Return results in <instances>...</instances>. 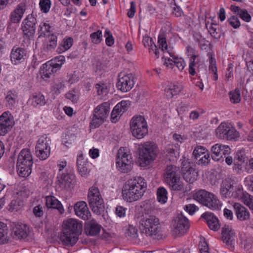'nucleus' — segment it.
Returning <instances> with one entry per match:
<instances>
[{
	"instance_id": "44",
	"label": "nucleus",
	"mask_w": 253,
	"mask_h": 253,
	"mask_svg": "<svg viewBox=\"0 0 253 253\" xmlns=\"http://www.w3.org/2000/svg\"><path fill=\"white\" fill-rule=\"evenodd\" d=\"M36 156L41 160L43 161L47 159L50 154V150L42 149L35 147Z\"/></svg>"
},
{
	"instance_id": "28",
	"label": "nucleus",
	"mask_w": 253,
	"mask_h": 253,
	"mask_svg": "<svg viewBox=\"0 0 253 253\" xmlns=\"http://www.w3.org/2000/svg\"><path fill=\"white\" fill-rule=\"evenodd\" d=\"M182 85L177 84L168 83L164 88V94L168 99H171L174 96L178 95L182 90Z\"/></svg>"
},
{
	"instance_id": "51",
	"label": "nucleus",
	"mask_w": 253,
	"mask_h": 253,
	"mask_svg": "<svg viewBox=\"0 0 253 253\" xmlns=\"http://www.w3.org/2000/svg\"><path fill=\"white\" fill-rule=\"evenodd\" d=\"M229 95L230 101L233 103H238L240 101V91L239 89H236L230 91Z\"/></svg>"
},
{
	"instance_id": "60",
	"label": "nucleus",
	"mask_w": 253,
	"mask_h": 253,
	"mask_svg": "<svg viewBox=\"0 0 253 253\" xmlns=\"http://www.w3.org/2000/svg\"><path fill=\"white\" fill-rule=\"evenodd\" d=\"M104 36L106 38V43L108 46H111L114 43V40L110 31L107 29L104 33Z\"/></svg>"
},
{
	"instance_id": "38",
	"label": "nucleus",
	"mask_w": 253,
	"mask_h": 253,
	"mask_svg": "<svg viewBox=\"0 0 253 253\" xmlns=\"http://www.w3.org/2000/svg\"><path fill=\"white\" fill-rule=\"evenodd\" d=\"M29 102L34 107L43 106L46 103L44 95L41 93L32 95L29 99Z\"/></svg>"
},
{
	"instance_id": "22",
	"label": "nucleus",
	"mask_w": 253,
	"mask_h": 253,
	"mask_svg": "<svg viewBox=\"0 0 253 253\" xmlns=\"http://www.w3.org/2000/svg\"><path fill=\"white\" fill-rule=\"evenodd\" d=\"M27 51L21 47H13L10 54V60L12 64H19L23 62L26 58Z\"/></svg>"
},
{
	"instance_id": "41",
	"label": "nucleus",
	"mask_w": 253,
	"mask_h": 253,
	"mask_svg": "<svg viewBox=\"0 0 253 253\" xmlns=\"http://www.w3.org/2000/svg\"><path fill=\"white\" fill-rule=\"evenodd\" d=\"M186 50L188 53V56H190L189 73L190 74H192L194 73L192 66L194 65L195 60L196 59L197 55L196 54L195 49L190 46L186 47Z\"/></svg>"
},
{
	"instance_id": "42",
	"label": "nucleus",
	"mask_w": 253,
	"mask_h": 253,
	"mask_svg": "<svg viewBox=\"0 0 253 253\" xmlns=\"http://www.w3.org/2000/svg\"><path fill=\"white\" fill-rule=\"evenodd\" d=\"M73 42L72 38H65L57 48V51L59 53L66 51L72 46Z\"/></svg>"
},
{
	"instance_id": "10",
	"label": "nucleus",
	"mask_w": 253,
	"mask_h": 253,
	"mask_svg": "<svg viewBox=\"0 0 253 253\" xmlns=\"http://www.w3.org/2000/svg\"><path fill=\"white\" fill-rule=\"evenodd\" d=\"M110 111V104L107 102H104L98 105L94 110V113L90 126L96 128L99 126L106 120Z\"/></svg>"
},
{
	"instance_id": "63",
	"label": "nucleus",
	"mask_w": 253,
	"mask_h": 253,
	"mask_svg": "<svg viewBox=\"0 0 253 253\" xmlns=\"http://www.w3.org/2000/svg\"><path fill=\"white\" fill-rule=\"evenodd\" d=\"M126 209L123 206H117L116 208L115 213L116 215L120 218L126 216Z\"/></svg>"
},
{
	"instance_id": "16",
	"label": "nucleus",
	"mask_w": 253,
	"mask_h": 253,
	"mask_svg": "<svg viewBox=\"0 0 253 253\" xmlns=\"http://www.w3.org/2000/svg\"><path fill=\"white\" fill-rule=\"evenodd\" d=\"M211 158L214 161H218L224 156L228 155L231 149L228 145L221 144H215L211 148Z\"/></svg>"
},
{
	"instance_id": "8",
	"label": "nucleus",
	"mask_w": 253,
	"mask_h": 253,
	"mask_svg": "<svg viewBox=\"0 0 253 253\" xmlns=\"http://www.w3.org/2000/svg\"><path fill=\"white\" fill-rule=\"evenodd\" d=\"M130 128L132 135L137 139L144 137L148 132V125L142 116H135L130 122Z\"/></svg>"
},
{
	"instance_id": "47",
	"label": "nucleus",
	"mask_w": 253,
	"mask_h": 253,
	"mask_svg": "<svg viewBox=\"0 0 253 253\" xmlns=\"http://www.w3.org/2000/svg\"><path fill=\"white\" fill-rule=\"evenodd\" d=\"M206 26L209 32L212 37L216 39L219 37L218 32L217 31V25L216 24L208 22L206 23Z\"/></svg>"
},
{
	"instance_id": "36",
	"label": "nucleus",
	"mask_w": 253,
	"mask_h": 253,
	"mask_svg": "<svg viewBox=\"0 0 253 253\" xmlns=\"http://www.w3.org/2000/svg\"><path fill=\"white\" fill-rule=\"evenodd\" d=\"M17 98L18 95L16 91L12 90L7 91L5 97L6 106L10 109L14 108L18 101Z\"/></svg>"
},
{
	"instance_id": "14",
	"label": "nucleus",
	"mask_w": 253,
	"mask_h": 253,
	"mask_svg": "<svg viewBox=\"0 0 253 253\" xmlns=\"http://www.w3.org/2000/svg\"><path fill=\"white\" fill-rule=\"evenodd\" d=\"M14 125L12 115L5 111L0 116V135L3 136L10 131Z\"/></svg>"
},
{
	"instance_id": "11",
	"label": "nucleus",
	"mask_w": 253,
	"mask_h": 253,
	"mask_svg": "<svg viewBox=\"0 0 253 253\" xmlns=\"http://www.w3.org/2000/svg\"><path fill=\"white\" fill-rule=\"evenodd\" d=\"M215 135L219 139L228 140H235L239 135V132L230 125L222 123L215 129Z\"/></svg>"
},
{
	"instance_id": "13",
	"label": "nucleus",
	"mask_w": 253,
	"mask_h": 253,
	"mask_svg": "<svg viewBox=\"0 0 253 253\" xmlns=\"http://www.w3.org/2000/svg\"><path fill=\"white\" fill-rule=\"evenodd\" d=\"M134 77L131 73H121L117 83L118 89L123 92L130 90L134 85Z\"/></svg>"
},
{
	"instance_id": "15",
	"label": "nucleus",
	"mask_w": 253,
	"mask_h": 253,
	"mask_svg": "<svg viewBox=\"0 0 253 253\" xmlns=\"http://www.w3.org/2000/svg\"><path fill=\"white\" fill-rule=\"evenodd\" d=\"M193 155L196 163L199 165L206 166L210 161L208 150L203 146H197L193 152Z\"/></svg>"
},
{
	"instance_id": "19",
	"label": "nucleus",
	"mask_w": 253,
	"mask_h": 253,
	"mask_svg": "<svg viewBox=\"0 0 253 253\" xmlns=\"http://www.w3.org/2000/svg\"><path fill=\"white\" fill-rule=\"evenodd\" d=\"M63 230L79 236L82 231V224L79 221L70 218L64 221Z\"/></svg>"
},
{
	"instance_id": "52",
	"label": "nucleus",
	"mask_w": 253,
	"mask_h": 253,
	"mask_svg": "<svg viewBox=\"0 0 253 253\" xmlns=\"http://www.w3.org/2000/svg\"><path fill=\"white\" fill-rule=\"evenodd\" d=\"M90 38L92 42L94 44H99L102 40V31L98 30L96 32L91 33Z\"/></svg>"
},
{
	"instance_id": "5",
	"label": "nucleus",
	"mask_w": 253,
	"mask_h": 253,
	"mask_svg": "<svg viewBox=\"0 0 253 253\" xmlns=\"http://www.w3.org/2000/svg\"><path fill=\"white\" fill-rule=\"evenodd\" d=\"M33 163L32 156L30 150L27 149L22 150L17 162L18 175L23 177L28 176L31 173Z\"/></svg>"
},
{
	"instance_id": "37",
	"label": "nucleus",
	"mask_w": 253,
	"mask_h": 253,
	"mask_svg": "<svg viewBox=\"0 0 253 253\" xmlns=\"http://www.w3.org/2000/svg\"><path fill=\"white\" fill-rule=\"evenodd\" d=\"M231 10L237 14L244 21L249 22L251 20V16L246 9H242L239 6L232 5L230 6Z\"/></svg>"
},
{
	"instance_id": "58",
	"label": "nucleus",
	"mask_w": 253,
	"mask_h": 253,
	"mask_svg": "<svg viewBox=\"0 0 253 253\" xmlns=\"http://www.w3.org/2000/svg\"><path fill=\"white\" fill-rule=\"evenodd\" d=\"M41 11L47 13L50 7L51 2L50 0H41L39 3Z\"/></svg>"
},
{
	"instance_id": "26",
	"label": "nucleus",
	"mask_w": 253,
	"mask_h": 253,
	"mask_svg": "<svg viewBox=\"0 0 253 253\" xmlns=\"http://www.w3.org/2000/svg\"><path fill=\"white\" fill-rule=\"evenodd\" d=\"M222 239L227 245L231 246L235 240V232L231 226L224 225L222 228Z\"/></svg>"
},
{
	"instance_id": "18",
	"label": "nucleus",
	"mask_w": 253,
	"mask_h": 253,
	"mask_svg": "<svg viewBox=\"0 0 253 253\" xmlns=\"http://www.w3.org/2000/svg\"><path fill=\"white\" fill-rule=\"evenodd\" d=\"M27 197L26 192L21 190L14 193V200L9 205L8 210L11 212L20 210L23 206V199Z\"/></svg>"
},
{
	"instance_id": "25",
	"label": "nucleus",
	"mask_w": 253,
	"mask_h": 253,
	"mask_svg": "<svg viewBox=\"0 0 253 253\" xmlns=\"http://www.w3.org/2000/svg\"><path fill=\"white\" fill-rule=\"evenodd\" d=\"M26 9V5L24 3L21 2L18 4L10 13L9 18L10 22L19 23L22 18Z\"/></svg>"
},
{
	"instance_id": "50",
	"label": "nucleus",
	"mask_w": 253,
	"mask_h": 253,
	"mask_svg": "<svg viewBox=\"0 0 253 253\" xmlns=\"http://www.w3.org/2000/svg\"><path fill=\"white\" fill-rule=\"evenodd\" d=\"M95 88L98 95H102L104 94H106L108 92L106 84L102 82H99L96 84L95 85Z\"/></svg>"
},
{
	"instance_id": "2",
	"label": "nucleus",
	"mask_w": 253,
	"mask_h": 253,
	"mask_svg": "<svg viewBox=\"0 0 253 253\" xmlns=\"http://www.w3.org/2000/svg\"><path fill=\"white\" fill-rule=\"evenodd\" d=\"M142 235L153 239L161 238V228L159 219L153 215H143L139 221Z\"/></svg>"
},
{
	"instance_id": "7",
	"label": "nucleus",
	"mask_w": 253,
	"mask_h": 253,
	"mask_svg": "<svg viewBox=\"0 0 253 253\" xmlns=\"http://www.w3.org/2000/svg\"><path fill=\"white\" fill-rule=\"evenodd\" d=\"M194 199L199 203L212 210H218L221 204L216 196L205 190H199L194 195Z\"/></svg>"
},
{
	"instance_id": "33",
	"label": "nucleus",
	"mask_w": 253,
	"mask_h": 253,
	"mask_svg": "<svg viewBox=\"0 0 253 253\" xmlns=\"http://www.w3.org/2000/svg\"><path fill=\"white\" fill-rule=\"evenodd\" d=\"M28 228L25 224H17L13 227V237L17 239L26 238L28 236Z\"/></svg>"
},
{
	"instance_id": "34",
	"label": "nucleus",
	"mask_w": 253,
	"mask_h": 253,
	"mask_svg": "<svg viewBox=\"0 0 253 253\" xmlns=\"http://www.w3.org/2000/svg\"><path fill=\"white\" fill-rule=\"evenodd\" d=\"M198 176V171L193 168L190 167L183 170V177L187 182L193 183L197 180Z\"/></svg>"
},
{
	"instance_id": "31",
	"label": "nucleus",
	"mask_w": 253,
	"mask_h": 253,
	"mask_svg": "<svg viewBox=\"0 0 253 253\" xmlns=\"http://www.w3.org/2000/svg\"><path fill=\"white\" fill-rule=\"evenodd\" d=\"M179 150L180 145L177 143L176 144H170L166 147L164 154L169 161H175L177 155H179Z\"/></svg>"
},
{
	"instance_id": "12",
	"label": "nucleus",
	"mask_w": 253,
	"mask_h": 253,
	"mask_svg": "<svg viewBox=\"0 0 253 253\" xmlns=\"http://www.w3.org/2000/svg\"><path fill=\"white\" fill-rule=\"evenodd\" d=\"M37 20L33 14L28 15L23 20L21 24V29L24 36L30 38L35 33Z\"/></svg>"
},
{
	"instance_id": "6",
	"label": "nucleus",
	"mask_w": 253,
	"mask_h": 253,
	"mask_svg": "<svg viewBox=\"0 0 253 253\" xmlns=\"http://www.w3.org/2000/svg\"><path fill=\"white\" fill-rule=\"evenodd\" d=\"M87 200L89 207L94 213L99 215L104 211V201L98 187L92 186L89 189Z\"/></svg>"
},
{
	"instance_id": "61",
	"label": "nucleus",
	"mask_w": 253,
	"mask_h": 253,
	"mask_svg": "<svg viewBox=\"0 0 253 253\" xmlns=\"http://www.w3.org/2000/svg\"><path fill=\"white\" fill-rule=\"evenodd\" d=\"M173 59H174V66L175 65L179 70L182 71L185 66V63L183 59L173 57Z\"/></svg>"
},
{
	"instance_id": "53",
	"label": "nucleus",
	"mask_w": 253,
	"mask_h": 253,
	"mask_svg": "<svg viewBox=\"0 0 253 253\" xmlns=\"http://www.w3.org/2000/svg\"><path fill=\"white\" fill-rule=\"evenodd\" d=\"M143 43L145 47H149V52H151V50H153L156 47V45L154 43L152 39L147 36H145L143 37Z\"/></svg>"
},
{
	"instance_id": "45",
	"label": "nucleus",
	"mask_w": 253,
	"mask_h": 253,
	"mask_svg": "<svg viewBox=\"0 0 253 253\" xmlns=\"http://www.w3.org/2000/svg\"><path fill=\"white\" fill-rule=\"evenodd\" d=\"M167 191L164 187H160L157 190V198L158 202L164 204L168 200Z\"/></svg>"
},
{
	"instance_id": "55",
	"label": "nucleus",
	"mask_w": 253,
	"mask_h": 253,
	"mask_svg": "<svg viewBox=\"0 0 253 253\" xmlns=\"http://www.w3.org/2000/svg\"><path fill=\"white\" fill-rule=\"evenodd\" d=\"M65 61V57L63 56H58L54 58L53 59L49 61L51 64L56 66L58 70L60 69L62 64Z\"/></svg>"
},
{
	"instance_id": "24",
	"label": "nucleus",
	"mask_w": 253,
	"mask_h": 253,
	"mask_svg": "<svg viewBox=\"0 0 253 253\" xmlns=\"http://www.w3.org/2000/svg\"><path fill=\"white\" fill-rule=\"evenodd\" d=\"M76 163L80 174L83 177L86 176L90 171V165L87 160L84 158L82 153L78 154Z\"/></svg>"
},
{
	"instance_id": "59",
	"label": "nucleus",
	"mask_w": 253,
	"mask_h": 253,
	"mask_svg": "<svg viewBox=\"0 0 253 253\" xmlns=\"http://www.w3.org/2000/svg\"><path fill=\"white\" fill-rule=\"evenodd\" d=\"M130 105V102L128 100H122L121 102L118 103L115 106H119V110L123 114L128 108Z\"/></svg>"
},
{
	"instance_id": "57",
	"label": "nucleus",
	"mask_w": 253,
	"mask_h": 253,
	"mask_svg": "<svg viewBox=\"0 0 253 253\" xmlns=\"http://www.w3.org/2000/svg\"><path fill=\"white\" fill-rule=\"evenodd\" d=\"M126 236L132 238H135L138 237L137 229L132 225H129L125 232Z\"/></svg>"
},
{
	"instance_id": "30",
	"label": "nucleus",
	"mask_w": 253,
	"mask_h": 253,
	"mask_svg": "<svg viewBox=\"0 0 253 253\" xmlns=\"http://www.w3.org/2000/svg\"><path fill=\"white\" fill-rule=\"evenodd\" d=\"M233 207L238 219L243 221L250 219V212L247 208L239 203H235Z\"/></svg>"
},
{
	"instance_id": "29",
	"label": "nucleus",
	"mask_w": 253,
	"mask_h": 253,
	"mask_svg": "<svg viewBox=\"0 0 253 253\" xmlns=\"http://www.w3.org/2000/svg\"><path fill=\"white\" fill-rule=\"evenodd\" d=\"M79 236L63 230L60 236V240L64 245L73 246L77 242Z\"/></svg>"
},
{
	"instance_id": "40",
	"label": "nucleus",
	"mask_w": 253,
	"mask_h": 253,
	"mask_svg": "<svg viewBox=\"0 0 253 253\" xmlns=\"http://www.w3.org/2000/svg\"><path fill=\"white\" fill-rule=\"evenodd\" d=\"M38 33L40 35L39 37H49L52 34H51V27L50 26L49 24L47 22H42L40 23L38 28Z\"/></svg>"
},
{
	"instance_id": "23",
	"label": "nucleus",
	"mask_w": 253,
	"mask_h": 253,
	"mask_svg": "<svg viewBox=\"0 0 253 253\" xmlns=\"http://www.w3.org/2000/svg\"><path fill=\"white\" fill-rule=\"evenodd\" d=\"M247 157L244 150H239L237 152L234 159V169L240 173L247 164Z\"/></svg>"
},
{
	"instance_id": "35",
	"label": "nucleus",
	"mask_w": 253,
	"mask_h": 253,
	"mask_svg": "<svg viewBox=\"0 0 253 253\" xmlns=\"http://www.w3.org/2000/svg\"><path fill=\"white\" fill-rule=\"evenodd\" d=\"M58 70V69L56 66H54L50 61H48L42 65V77L44 80H47Z\"/></svg>"
},
{
	"instance_id": "21",
	"label": "nucleus",
	"mask_w": 253,
	"mask_h": 253,
	"mask_svg": "<svg viewBox=\"0 0 253 253\" xmlns=\"http://www.w3.org/2000/svg\"><path fill=\"white\" fill-rule=\"evenodd\" d=\"M74 209L76 215L84 220H88L90 216L87 204L84 201L77 202L74 205Z\"/></svg>"
},
{
	"instance_id": "64",
	"label": "nucleus",
	"mask_w": 253,
	"mask_h": 253,
	"mask_svg": "<svg viewBox=\"0 0 253 253\" xmlns=\"http://www.w3.org/2000/svg\"><path fill=\"white\" fill-rule=\"evenodd\" d=\"M145 215H149V213L151 212L154 209L153 204L150 201L145 202L143 205Z\"/></svg>"
},
{
	"instance_id": "39",
	"label": "nucleus",
	"mask_w": 253,
	"mask_h": 253,
	"mask_svg": "<svg viewBox=\"0 0 253 253\" xmlns=\"http://www.w3.org/2000/svg\"><path fill=\"white\" fill-rule=\"evenodd\" d=\"M51 140L50 137L46 135H43L38 139L36 147L50 150Z\"/></svg>"
},
{
	"instance_id": "3",
	"label": "nucleus",
	"mask_w": 253,
	"mask_h": 253,
	"mask_svg": "<svg viewBox=\"0 0 253 253\" xmlns=\"http://www.w3.org/2000/svg\"><path fill=\"white\" fill-rule=\"evenodd\" d=\"M164 179L171 190H184V185L180 180V172L178 167L173 165L167 166L165 169Z\"/></svg>"
},
{
	"instance_id": "17",
	"label": "nucleus",
	"mask_w": 253,
	"mask_h": 253,
	"mask_svg": "<svg viewBox=\"0 0 253 253\" xmlns=\"http://www.w3.org/2000/svg\"><path fill=\"white\" fill-rule=\"evenodd\" d=\"M75 182V175L73 174L62 172L57 176V184L63 189L68 190L73 187Z\"/></svg>"
},
{
	"instance_id": "49",
	"label": "nucleus",
	"mask_w": 253,
	"mask_h": 253,
	"mask_svg": "<svg viewBox=\"0 0 253 253\" xmlns=\"http://www.w3.org/2000/svg\"><path fill=\"white\" fill-rule=\"evenodd\" d=\"M232 188V185L227 180L223 181L221 185L220 193L221 194L226 197L228 196L230 190Z\"/></svg>"
},
{
	"instance_id": "1",
	"label": "nucleus",
	"mask_w": 253,
	"mask_h": 253,
	"mask_svg": "<svg viewBox=\"0 0 253 253\" xmlns=\"http://www.w3.org/2000/svg\"><path fill=\"white\" fill-rule=\"evenodd\" d=\"M147 188V184L142 177H135L127 180L123 185L122 196L128 202L136 201L141 198Z\"/></svg>"
},
{
	"instance_id": "27",
	"label": "nucleus",
	"mask_w": 253,
	"mask_h": 253,
	"mask_svg": "<svg viewBox=\"0 0 253 253\" xmlns=\"http://www.w3.org/2000/svg\"><path fill=\"white\" fill-rule=\"evenodd\" d=\"M45 205L47 209H55L62 214L64 212V209L61 203L53 196H47L45 198Z\"/></svg>"
},
{
	"instance_id": "46",
	"label": "nucleus",
	"mask_w": 253,
	"mask_h": 253,
	"mask_svg": "<svg viewBox=\"0 0 253 253\" xmlns=\"http://www.w3.org/2000/svg\"><path fill=\"white\" fill-rule=\"evenodd\" d=\"M6 230V224L0 221V244H4L8 241Z\"/></svg>"
},
{
	"instance_id": "4",
	"label": "nucleus",
	"mask_w": 253,
	"mask_h": 253,
	"mask_svg": "<svg viewBox=\"0 0 253 253\" xmlns=\"http://www.w3.org/2000/svg\"><path fill=\"white\" fill-rule=\"evenodd\" d=\"M157 146L154 142H146L139 145L138 161L141 167L149 165L156 158Z\"/></svg>"
},
{
	"instance_id": "43",
	"label": "nucleus",
	"mask_w": 253,
	"mask_h": 253,
	"mask_svg": "<svg viewBox=\"0 0 253 253\" xmlns=\"http://www.w3.org/2000/svg\"><path fill=\"white\" fill-rule=\"evenodd\" d=\"M57 46V37L54 34H51L48 37V41L44 44L43 48L47 51H51Z\"/></svg>"
},
{
	"instance_id": "20",
	"label": "nucleus",
	"mask_w": 253,
	"mask_h": 253,
	"mask_svg": "<svg viewBox=\"0 0 253 253\" xmlns=\"http://www.w3.org/2000/svg\"><path fill=\"white\" fill-rule=\"evenodd\" d=\"M173 233L175 236L182 235L189 228L188 219L183 215H179L174 224Z\"/></svg>"
},
{
	"instance_id": "56",
	"label": "nucleus",
	"mask_w": 253,
	"mask_h": 253,
	"mask_svg": "<svg viewBox=\"0 0 253 253\" xmlns=\"http://www.w3.org/2000/svg\"><path fill=\"white\" fill-rule=\"evenodd\" d=\"M119 106H115L111 113V120L113 123L118 121L119 118L123 114L121 111L119 110Z\"/></svg>"
},
{
	"instance_id": "62",
	"label": "nucleus",
	"mask_w": 253,
	"mask_h": 253,
	"mask_svg": "<svg viewBox=\"0 0 253 253\" xmlns=\"http://www.w3.org/2000/svg\"><path fill=\"white\" fill-rule=\"evenodd\" d=\"M230 25L234 28H238L240 26V22L238 17L235 16H232L228 19Z\"/></svg>"
},
{
	"instance_id": "54",
	"label": "nucleus",
	"mask_w": 253,
	"mask_h": 253,
	"mask_svg": "<svg viewBox=\"0 0 253 253\" xmlns=\"http://www.w3.org/2000/svg\"><path fill=\"white\" fill-rule=\"evenodd\" d=\"M101 226L97 223L92 222L90 223L89 228V234L90 236H95L99 233Z\"/></svg>"
},
{
	"instance_id": "48",
	"label": "nucleus",
	"mask_w": 253,
	"mask_h": 253,
	"mask_svg": "<svg viewBox=\"0 0 253 253\" xmlns=\"http://www.w3.org/2000/svg\"><path fill=\"white\" fill-rule=\"evenodd\" d=\"M158 44L160 48H161L162 51L165 52L167 51L169 54L170 56L172 57L171 54L168 50V45L166 42V39L163 35H160L158 37Z\"/></svg>"
},
{
	"instance_id": "9",
	"label": "nucleus",
	"mask_w": 253,
	"mask_h": 253,
	"mask_svg": "<svg viewBox=\"0 0 253 253\" xmlns=\"http://www.w3.org/2000/svg\"><path fill=\"white\" fill-rule=\"evenodd\" d=\"M132 165L131 155L124 148H120L116 158V167L118 170L123 173H127L132 169Z\"/></svg>"
},
{
	"instance_id": "32",
	"label": "nucleus",
	"mask_w": 253,
	"mask_h": 253,
	"mask_svg": "<svg viewBox=\"0 0 253 253\" xmlns=\"http://www.w3.org/2000/svg\"><path fill=\"white\" fill-rule=\"evenodd\" d=\"M208 225L209 227L214 231H216L219 228L218 219L211 212H205L202 215Z\"/></svg>"
}]
</instances>
